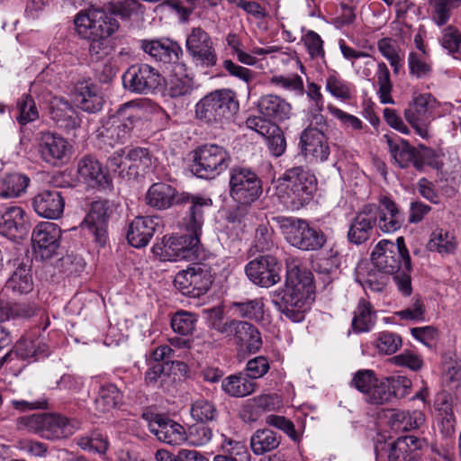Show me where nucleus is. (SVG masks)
I'll list each match as a JSON object with an SVG mask.
<instances>
[{"instance_id":"nucleus-35","label":"nucleus","mask_w":461,"mask_h":461,"mask_svg":"<svg viewBox=\"0 0 461 461\" xmlns=\"http://www.w3.org/2000/svg\"><path fill=\"white\" fill-rule=\"evenodd\" d=\"M8 265L14 267L15 270L6 281V290H10L15 294H26L32 292L33 281L30 266L20 258L8 261Z\"/></svg>"},{"instance_id":"nucleus-52","label":"nucleus","mask_w":461,"mask_h":461,"mask_svg":"<svg viewBox=\"0 0 461 461\" xmlns=\"http://www.w3.org/2000/svg\"><path fill=\"white\" fill-rule=\"evenodd\" d=\"M432 20L438 25H445L450 17L451 9L457 7L461 0H429Z\"/></svg>"},{"instance_id":"nucleus-10","label":"nucleus","mask_w":461,"mask_h":461,"mask_svg":"<svg viewBox=\"0 0 461 461\" xmlns=\"http://www.w3.org/2000/svg\"><path fill=\"white\" fill-rule=\"evenodd\" d=\"M276 221L286 241L300 250L318 251L327 243L325 232L306 220L278 216Z\"/></svg>"},{"instance_id":"nucleus-55","label":"nucleus","mask_w":461,"mask_h":461,"mask_svg":"<svg viewBox=\"0 0 461 461\" xmlns=\"http://www.w3.org/2000/svg\"><path fill=\"white\" fill-rule=\"evenodd\" d=\"M326 90L334 97L343 101L351 98L350 84L339 77L335 72L326 78Z\"/></svg>"},{"instance_id":"nucleus-49","label":"nucleus","mask_w":461,"mask_h":461,"mask_svg":"<svg viewBox=\"0 0 461 461\" xmlns=\"http://www.w3.org/2000/svg\"><path fill=\"white\" fill-rule=\"evenodd\" d=\"M77 445L84 450L104 455L108 449L109 441L105 435L95 430L86 436L77 438Z\"/></svg>"},{"instance_id":"nucleus-12","label":"nucleus","mask_w":461,"mask_h":461,"mask_svg":"<svg viewBox=\"0 0 461 461\" xmlns=\"http://www.w3.org/2000/svg\"><path fill=\"white\" fill-rule=\"evenodd\" d=\"M174 278L175 287L184 295L200 298L211 288L214 281L212 263L207 258H198Z\"/></svg>"},{"instance_id":"nucleus-19","label":"nucleus","mask_w":461,"mask_h":461,"mask_svg":"<svg viewBox=\"0 0 461 461\" xmlns=\"http://www.w3.org/2000/svg\"><path fill=\"white\" fill-rule=\"evenodd\" d=\"M377 212L375 203H366L355 214L348 231L350 243L361 245L371 238L377 224Z\"/></svg>"},{"instance_id":"nucleus-14","label":"nucleus","mask_w":461,"mask_h":461,"mask_svg":"<svg viewBox=\"0 0 461 461\" xmlns=\"http://www.w3.org/2000/svg\"><path fill=\"white\" fill-rule=\"evenodd\" d=\"M185 50L197 67L212 68L217 64L218 57L213 41L202 27L191 29L185 40Z\"/></svg>"},{"instance_id":"nucleus-48","label":"nucleus","mask_w":461,"mask_h":461,"mask_svg":"<svg viewBox=\"0 0 461 461\" xmlns=\"http://www.w3.org/2000/svg\"><path fill=\"white\" fill-rule=\"evenodd\" d=\"M265 304L262 298L247 300L244 302H233L231 309L243 319L261 321L264 318Z\"/></svg>"},{"instance_id":"nucleus-60","label":"nucleus","mask_w":461,"mask_h":461,"mask_svg":"<svg viewBox=\"0 0 461 461\" xmlns=\"http://www.w3.org/2000/svg\"><path fill=\"white\" fill-rule=\"evenodd\" d=\"M191 415L194 420L204 423L214 420L217 415V411L212 402L200 399L193 403Z\"/></svg>"},{"instance_id":"nucleus-61","label":"nucleus","mask_w":461,"mask_h":461,"mask_svg":"<svg viewBox=\"0 0 461 461\" xmlns=\"http://www.w3.org/2000/svg\"><path fill=\"white\" fill-rule=\"evenodd\" d=\"M270 366L267 357L259 356L249 359L246 365V376L250 380L263 377L269 370Z\"/></svg>"},{"instance_id":"nucleus-32","label":"nucleus","mask_w":461,"mask_h":461,"mask_svg":"<svg viewBox=\"0 0 461 461\" xmlns=\"http://www.w3.org/2000/svg\"><path fill=\"white\" fill-rule=\"evenodd\" d=\"M50 114L57 126L68 132L80 126L81 120L77 112L62 97H54L51 100Z\"/></svg>"},{"instance_id":"nucleus-2","label":"nucleus","mask_w":461,"mask_h":461,"mask_svg":"<svg viewBox=\"0 0 461 461\" xmlns=\"http://www.w3.org/2000/svg\"><path fill=\"white\" fill-rule=\"evenodd\" d=\"M74 23L77 34L90 41L88 50L92 60H102L113 52L110 36L119 29V23L112 14L92 9L79 13Z\"/></svg>"},{"instance_id":"nucleus-33","label":"nucleus","mask_w":461,"mask_h":461,"mask_svg":"<svg viewBox=\"0 0 461 461\" xmlns=\"http://www.w3.org/2000/svg\"><path fill=\"white\" fill-rule=\"evenodd\" d=\"M123 402V394L113 384H104L99 387L94 400L91 411L94 416L101 417L118 409Z\"/></svg>"},{"instance_id":"nucleus-37","label":"nucleus","mask_w":461,"mask_h":461,"mask_svg":"<svg viewBox=\"0 0 461 461\" xmlns=\"http://www.w3.org/2000/svg\"><path fill=\"white\" fill-rule=\"evenodd\" d=\"M233 339L240 349L249 353H256L262 347V339L258 329L247 321H240Z\"/></svg>"},{"instance_id":"nucleus-43","label":"nucleus","mask_w":461,"mask_h":461,"mask_svg":"<svg viewBox=\"0 0 461 461\" xmlns=\"http://www.w3.org/2000/svg\"><path fill=\"white\" fill-rule=\"evenodd\" d=\"M422 420L423 414L420 411L411 414L409 411L393 410L388 425L395 432L409 431L417 429Z\"/></svg>"},{"instance_id":"nucleus-59","label":"nucleus","mask_w":461,"mask_h":461,"mask_svg":"<svg viewBox=\"0 0 461 461\" xmlns=\"http://www.w3.org/2000/svg\"><path fill=\"white\" fill-rule=\"evenodd\" d=\"M269 152L276 158L282 156L286 149V140L281 128L276 124L265 137Z\"/></svg>"},{"instance_id":"nucleus-26","label":"nucleus","mask_w":461,"mask_h":461,"mask_svg":"<svg viewBox=\"0 0 461 461\" xmlns=\"http://www.w3.org/2000/svg\"><path fill=\"white\" fill-rule=\"evenodd\" d=\"M70 149L71 146L63 137L50 131L41 132L38 150L45 162L56 165L68 157Z\"/></svg>"},{"instance_id":"nucleus-30","label":"nucleus","mask_w":461,"mask_h":461,"mask_svg":"<svg viewBox=\"0 0 461 461\" xmlns=\"http://www.w3.org/2000/svg\"><path fill=\"white\" fill-rule=\"evenodd\" d=\"M72 95L77 107L88 113H98L104 104L97 86L88 81L77 82Z\"/></svg>"},{"instance_id":"nucleus-44","label":"nucleus","mask_w":461,"mask_h":461,"mask_svg":"<svg viewBox=\"0 0 461 461\" xmlns=\"http://www.w3.org/2000/svg\"><path fill=\"white\" fill-rule=\"evenodd\" d=\"M389 150L395 162L402 168H407L410 166L414 167L415 148L407 140H401L396 143L389 135H384Z\"/></svg>"},{"instance_id":"nucleus-28","label":"nucleus","mask_w":461,"mask_h":461,"mask_svg":"<svg viewBox=\"0 0 461 461\" xmlns=\"http://www.w3.org/2000/svg\"><path fill=\"white\" fill-rule=\"evenodd\" d=\"M377 224L384 233H392L399 230L404 223V214L394 201L387 195L378 199Z\"/></svg>"},{"instance_id":"nucleus-16","label":"nucleus","mask_w":461,"mask_h":461,"mask_svg":"<svg viewBox=\"0 0 461 461\" xmlns=\"http://www.w3.org/2000/svg\"><path fill=\"white\" fill-rule=\"evenodd\" d=\"M140 48L155 62L161 64L167 69L174 68L175 65L185 63L181 60L184 52L176 41L169 38H158L140 41Z\"/></svg>"},{"instance_id":"nucleus-20","label":"nucleus","mask_w":461,"mask_h":461,"mask_svg":"<svg viewBox=\"0 0 461 461\" xmlns=\"http://www.w3.org/2000/svg\"><path fill=\"white\" fill-rule=\"evenodd\" d=\"M436 99L431 94H420L414 96L404 111L406 121L421 138L429 137L427 122L435 108Z\"/></svg>"},{"instance_id":"nucleus-27","label":"nucleus","mask_w":461,"mask_h":461,"mask_svg":"<svg viewBox=\"0 0 461 461\" xmlns=\"http://www.w3.org/2000/svg\"><path fill=\"white\" fill-rule=\"evenodd\" d=\"M300 145L306 156L312 155L321 162L326 161L330 156L328 138L322 127L311 126L303 130L300 137Z\"/></svg>"},{"instance_id":"nucleus-38","label":"nucleus","mask_w":461,"mask_h":461,"mask_svg":"<svg viewBox=\"0 0 461 461\" xmlns=\"http://www.w3.org/2000/svg\"><path fill=\"white\" fill-rule=\"evenodd\" d=\"M422 447V441L412 435L399 437L390 445L388 461H411L413 454Z\"/></svg>"},{"instance_id":"nucleus-62","label":"nucleus","mask_w":461,"mask_h":461,"mask_svg":"<svg viewBox=\"0 0 461 461\" xmlns=\"http://www.w3.org/2000/svg\"><path fill=\"white\" fill-rule=\"evenodd\" d=\"M186 440L194 446H203L207 444L212 437V429L203 423L194 424L189 428L186 433Z\"/></svg>"},{"instance_id":"nucleus-58","label":"nucleus","mask_w":461,"mask_h":461,"mask_svg":"<svg viewBox=\"0 0 461 461\" xmlns=\"http://www.w3.org/2000/svg\"><path fill=\"white\" fill-rule=\"evenodd\" d=\"M408 66L410 75L417 78L429 77L432 71L431 65L425 60L423 55L414 51L409 54Z\"/></svg>"},{"instance_id":"nucleus-1","label":"nucleus","mask_w":461,"mask_h":461,"mask_svg":"<svg viewBox=\"0 0 461 461\" xmlns=\"http://www.w3.org/2000/svg\"><path fill=\"white\" fill-rule=\"evenodd\" d=\"M371 262L377 272L393 276L403 295L411 294V259L402 236L398 237L395 243L380 240L371 253Z\"/></svg>"},{"instance_id":"nucleus-13","label":"nucleus","mask_w":461,"mask_h":461,"mask_svg":"<svg viewBox=\"0 0 461 461\" xmlns=\"http://www.w3.org/2000/svg\"><path fill=\"white\" fill-rule=\"evenodd\" d=\"M231 162L229 151L217 144H203L194 150L191 171L203 179H214L225 172Z\"/></svg>"},{"instance_id":"nucleus-15","label":"nucleus","mask_w":461,"mask_h":461,"mask_svg":"<svg viewBox=\"0 0 461 461\" xmlns=\"http://www.w3.org/2000/svg\"><path fill=\"white\" fill-rule=\"evenodd\" d=\"M164 78L158 69L148 64H134L122 76V84L131 93L148 95L158 88Z\"/></svg>"},{"instance_id":"nucleus-45","label":"nucleus","mask_w":461,"mask_h":461,"mask_svg":"<svg viewBox=\"0 0 461 461\" xmlns=\"http://www.w3.org/2000/svg\"><path fill=\"white\" fill-rule=\"evenodd\" d=\"M30 178L19 173L6 174L0 177V196L13 198L25 191Z\"/></svg>"},{"instance_id":"nucleus-9","label":"nucleus","mask_w":461,"mask_h":461,"mask_svg":"<svg viewBox=\"0 0 461 461\" xmlns=\"http://www.w3.org/2000/svg\"><path fill=\"white\" fill-rule=\"evenodd\" d=\"M139 119L140 108L132 102L123 104L96 131L99 142L109 147L125 143Z\"/></svg>"},{"instance_id":"nucleus-64","label":"nucleus","mask_w":461,"mask_h":461,"mask_svg":"<svg viewBox=\"0 0 461 461\" xmlns=\"http://www.w3.org/2000/svg\"><path fill=\"white\" fill-rule=\"evenodd\" d=\"M255 248L259 252H267L274 248L273 230L267 225H259L255 233Z\"/></svg>"},{"instance_id":"nucleus-53","label":"nucleus","mask_w":461,"mask_h":461,"mask_svg":"<svg viewBox=\"0 0 461 461\" xmlns=\"http://www.w3.org/2000/svg\"><path fill=\"white\" fill-rule=\"evenodd\" d=\"M384 382L390 393L384 404L390 402L393 398H403L410 393L411 381L406 376H397L393 378L384 377Z\"/></svg>"},{"instance_id":"nucleus-56","label":"nucleus","mask_w":461,"mask_h":461,"mask_svg":"<svg viewBox=\"0 0 461 461\" xmlns=\"http://www.w3.org/2000/svg\"><path fill=\"white\" fill-rule=\"evenodd\" d=\"M402 344V337L391 331H381L377 335L375 347L379 353L384 355L394 354Z\"/></svg>"},{"instance_id":"nucleus-31","label":"nucleus","mask_w":461,"mask_h":461,"mask_svg":"<svg viewBox=\"0 0 461 461\" xmlns=\"http://www.w3.org/2000/svg\"><path fill=\"white\" fill-rule=\"evenodd\" d=\"M158 216L136 217L129 225L128 242L135 248L147 246L158 226Z\"/></svg>"},{"instance_id":"nucleus-24","label":"nucleus","mask_w":461,"mask_h":461,"mask_svg":"<svg viewBox=\"0 0 461 461\" xmlns=\"http://www.w3.org/2000/svg\"><path fill=\"white\" fill-rule=\"evenodd\" d=\"M32 205L39 216L56 220L64 212L65 198L58 189H44L32 199Z\"/></svg>"},{"instance_id":"nucleus-21","label":"nucleus","mask_w":461,"mask_h":461,"mask_svg":"<svg viewBox=\"0 0 461 461\" xmlns=\"http://www.w3.org/2000/svg\"><path fill=\"white\" fill-rule=\"evenodd\" d=\"M61 230L54 222H41L32 235L34 250L42 259H49L56 254L60 245Z\"/></svg>"},{"instance_id":"nucleus-50","label":"nucleus","mask_w":461,"mask_h":461,"mask_svg":"<svg viewBox=\"0 0 461 461\" xmlns=\"http://www.w3.org/2000/svg\"><path fill=\"white\" fill-rule=\"evenodd\" d=\"M378 91L377 95L382 104H394L391 95L393 91V83L391 81L390 71L385 63L380 62L376 71Z\"/></svg>"},{"instance_id":"nucleus-36","label":"nucleus","mask_w":461,"mask_h":461,"mask_svg":"<svg viewBox=\"0 0 461 461\" xmlns=\"http://www.w3.org/2000/svg\"><path fill=\"white\" fill-rule=\"evenodd\" d=\"M174 78L170 80L168 95L171 98L190 95L194 90V77L185 63L174 66L171 70Z\"/></svg>"},{"instance_id":"nucleus-54","label":"nucleus","mask_w":461,"mask_h":461,"mask_svg":"<svg viewBox=\"0 0 461 461\" xmlns=\"http://www.w3.org/2000/svg\"><path fill=\"white\" fill-rule=\"evenodd\" d=\"M221 438V447L224 452L223 455L230 456L233 460L237 461H250V454L243 442L234 440L223 434Z\"/></svg>"},{"instance_id":"nucleus-51","label":"nucleus","mask_w":461,"mask_h":461,"mask_svg":"<svg viewBox=\"0 0 461 461\" xmlns=\"http://www.w3.org/2000/svg\"><path fill=\"white\" fill-rule=\"evenodd\" d=\"M197 317L194 313L187 311H178L171 318V328L174 332L187 336L195 330Z\"/></svg>"},{"instance_id":"nucleus-40","label":"nucleus","mask_w":461,"mask_h":461,"mask_svg":"<svg viewBox=\"0 0 461 461\" xmlns=\"http://www.w3.org/2000/svg\"><path fill=\"white\" fill-rule=\"evenodd\" d=\"M376 312L370 302L360 298L354 312L352 328L356 333L368 332L375 324Z\"/></svg>"},{"instance_id":"nucleus-18","label":"nucleus","mask_w":461,"mask_h":461,"mask_svg":"<svg viewBox=\"0 0 461 461\" xmlns=\"http://www.w3.org/2000/svg\"><path fill=\"white\" fill-rule=\"evenodd\" d=\"M350 385L365 395L367 403L383 405L390 395L384 382L370 369H361L354 374Z\"/></svg>"},{"instance_id":"nucleus-41","label":"nucleus","mask_w":461,"mask_h":461,"mask_svg":"<svg viewBox=\"0 0 461 461\" xmlns=\"http://www.w3.org/2000/svg\"><path fill=\"white\" fill-rule=\"evenodd\" d=\"M256 383L245 375L235 374L227 376L221 382L222 391L231 397H245L254 393Z\"/></svg>"},{"instance_id":"nucleus-29","label":"nucleus","mask_w":461,"mask_h":461,"mask_svg":"<svg viewBox=\"0 0 461 461\" xmlns=\"http://www.w3.org/2000/svg\"><path fill=\"white\" fill-rule=\"evenodd\" d=\"M30 222L22 207H9L0 218V233L10 239H21L30 230Z\"/></svg>"},{"instance_id":"nucleus-17","label":"nucleus","mask_w":461,"mask_h":461,"mask_svg":"<svg viewBox=\"0 0 461 461\" xmlns=\"http://www.w3.org/2000/svg\"><path fill=\"white\" fill-rule=\"evenodd\" d=\"M281 270L282 265L272 255L259 256L245 267L249 279L261 287H271L280 282Z\"/></svg>"},{"instance_id":"nucleus-6","label":"nucleus","mask_w":461,"mask_h":461,"mask_svg":"<svg viewBox=\"0 0 461 461\" xmlns=\"http://www.w3.org/2000/svg\"><path fill=\"white\" fill-rule=\"evenodd\" d=\"M239 110L237 95L229 88L207 94L194 106L195 118L213 126L229 122Z\"/></svg>"},{"instance_id":"nucleus-4","label":"nucleus","mask_w":461,"mask_h":461,"mask_svg":"<svg viewBox=\"0 0 461 461\" xmlns=\"http://www.w3.org/2000/svg\"><path fill=\"white\" fill-rule=\"evenodd\" d=\"M145 203L148 206L164 211L174 205L189 203V209L183 218V224L189 229H198L202 215L211 209L212 201L211 198L201 195H193L187 192H178L174 186L164 182L152 184L146 194Z\"/></svg>"},{"instance_id":"nucleus-42","label":"nucleus","mask_w":461,"mask_h":461,"mask_svg":"<svg viewBox=\"0 0 461 461\" xmlns=\"http://www.w3.org/2000/svg\"><path fill=\"white\" fill-rule=\"evenodd\" d=\"M208 316L209 326L225 337L233 339L239 320L224 318V312L221 307H212L205 310Z\"/></svg>"},{"instance_id":"nucleus-63","label":"nucleus","mask_w":461,"mask_h":461,"mask_svg":"<svg viewBox=\"0 0 461 461\" xmlns=\"http://www.w3.org/2000/svg\"><path fill=\"white\" fill-rule=\"evenodd\" d=\"M222 66L230 77L239 78L248 85L255 79L256 72L236 64L231 59L223 60Z\"/></svg>"},{"instance_id":"nucleus-3","label":"nucleus","mask_w":461,"mask_h":461,"mask_svg":"<svg viewBox=\"0 0 461 461\" xmlns=\"http://www.w3.org/2000/svg\"><path fill=\"white\" fill-rule=\"evenodd\" d=\"M312 294V273L294 266L286 272L285 287L273 293L272 303L291 321L301 322Z\"/></svg>"},{"instance_id":"nucleus-46","label":"nucleus","mask_w":461,"mask_h":461,"mask_svg":"<svg viewBox=\"0 0 461 461\" xmlns=\"http://www.w3.org/2000/svg\"><path fill=\"white\" fill-rule=\"evenodd\" d=\"M456 241L454 235L444 229L437 228L430 235L427 249L439 254H450L456 250Z\"/></svg>"},{"instance_id":"nucleus-34","label":"nucleus","mask_w":461,"mask_h":461,"mask_svg":"<svg viewBox=\"0 0 461 461\" xmlns=\"http://www.w3.org/2000/svg\"><path fill=\"white\" fill-rule=\"evenodd\" d=\"M258 109L262 116L276 123L290 117L292 107L278 95H266L258 100Z\"/></svg>"},{"instance_id":"nucleus-39","label":"nucleus","mask_w":461,"mask_h":461,"mask_svg":"<svg viewBox=\"0 0 461 461\" xmlns=\"http://www.w3.org/2000/svg\"><path fill=\"white\" fill-rule=\"evenodd\" d=\"M282 441V436L270 429H257L250 438V448L257 455H264L276 449Z\"/></svg>"},{"instance_id":"nucleus-25","label":"nucleus","mask_w":461,"mask_h":461,"mask_svg":"<svg viewBox=\"0 0 461 461\" xmlns=\"http://www.w3.org/2000/svg\"><path fill=\"white\" fill-rule=\"evenodd\" d=\"M109 209L108 201H95L91 203L90 210L84 220L85 226L101 246L106 242Z\"/></svg>"},{"instance_id":"nucleus-23","label":"nucleus","mask_w":461,"mask_h":461,"mask_svg":"<svg viewBox=\"0 0 461 461\" xmlns=\"http://www.w3.org/2000/svg\"><path fill=\"white\" fill-rule=\"evenodd\" d=\"M149 429L158 440L168 445H180L187 438L185 428L164 414H154L149 421Z\"/></svg>"},{"instance_id":"nucleus-47","label":"nucleus","mask_w":461,"mask_h":461,"mask_svg":"<svg viewBox=\"0 0 461 461\" xmlns=\"http://www.w3.org/2000/svg\"><path fill=\"white\" fill-rule=\"evenodd\" d=\"M16 354L23 359L38 361L50 354L49 346L38 339L20 340L16 345Z\"/></svg>"},{"instance_id":"nucleus-5","label":"nucleus","mask_w":461,"mask_h":461,"mask_svg":"<svg viewBox=\"0 0 461 461\" xmlns=\"http://www.w3.org/2000/svg\"><path fill=\"white\" fill-rule=\"evenodd\" d=\"M230 195L241 204L232 212L228 220L240 223L246 214L248 205L257 201L263 192L262 182L249 167L236 166L230 169Z\"/></svg>"},{"instance_id":"nucleus-11","label":"nucleus","mask_w":461,"mask_h":461,"mask_svg":"<svg viewBox=\"0 0 461 461\" xmlns=\"http://www.w3.org/2000/svg\"><path fill=\"white\" fill-rule=\"evenodd\" d=\"M19 430H28L41 438L56 440L67 438L74 433V428L68 418L54 412L22 416L16 420Z\"/></svg>"},{"instance_id":"nucleus-57","label":"nucleus","mask_w":461,"mask_h":461,"mask_svg":"<svg viewBox=\"0 0 461 461\" xmlns=\"http://www.w3.org/2000/svg\"><path fill=\"white\" fill-rule=\"evenodd\" d=\"M17 109L19 115L16 117V120L21 125H25L30 122H33L39 117L35 102L30 95H23L17 101Z\"/></svg>"},{"instance_id":"nucleus-7","label":"nucleus","mask_w":461,"mask_h":461,"mask_svg":"<svg viewBox=\"0 0 461 461\" xmlns=\"http://www.w3.org/2000/svg\"><path fill=\"white\" fill-rule=\"evenodd\" d=\"M279 181L284 189V203L292 210L309 204L317 189L315 176L303 166L286 169Z\"/></svg>"},{"instance_id":"nucleus-22","label":"nucleus","mask_w":461,"mask_h":461,"mask_svg":"<svg viewBox=\"0 0 461 461\" xmlns=\"http://www.w3.org/2000/svg\"><path fill=\"white\" fill-rule=\"evenodd\" d=\"M78 179L91 188H109L112 178L100 161L92 155L83 156L77 162Z\"/></svg>"},{"instance_id":"nucleus-8","label":"nucleus","mask_w":461,"mask_h":461,"mask_svg":"<svg viewBox=\"0 0 461 461\" xmlns=\"http://www.w3.org/2000/svg\"><path fill=\"white\" fill-rule=\"evenodd\" d=\"M204 222V215L198 229H189L183 224L189 234L180 236H165L160 243L152 247L153 254L161 261L194 260L201 253L200 236Z\"/></svg>"}]
</instances>
